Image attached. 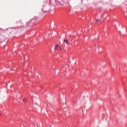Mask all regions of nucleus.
Instances as JSON below:
<instances>
[{
  "instance_id": "nucleus-3",
  "label": "nucleus",
  "mask_w": 127,
  "mask_h": 127,
  "mask_svg": "<svg viewBox=\"0 0 127 127\" xmlns=\"http://www.w3.org/2000/svg\"><path fill=\"white\" fill-rule=\"evenodd\" d=\"M23 101L24 103H25V102H26V101H27V100H26V98H24Z\"/></svg>"
},
{
  "instance_id": "nucleus-4",
  "label": "nucleus",
  "mask_w": 127,
  "mask_h": 127,
  "mask_svg": "<svg viewBox=\"0 0 127 127\" xmlns=\"http://www.w3.org/2000/svg\"><path fill=\"white\" fill-rule=\"evenodd\" d=\"M96 21H99V19H96Z\"/></svg>"
},
{
  "instance_id": "nucleus-2",
  "label": "nucleus",
  "mask_w": 127,
  "mask_h": 127,
  "mask_svg": "<svg viewBox=\"0 0 127 127\" xmlns=\"http://www.w3.org/2000/svg\"><path fill=\"white\" fill-rule=\"evenodd\" d=\"M64 44H67V45H69V42H68V39H65L64 40Z\"/></svg>"
},
{
  "instance_id": "nucleus-1",
  "label": "nucleus",
  "mask_w": 127,
  "mask_h": 127,
  "mask_svg": "<svg viewBox=\"0 0 127 127\" xmlns=\"http://www.w3.org/2000/svg\"><path fill=\"white\" fill-rule=\"evenodd\" d=\"M55 49H56L57 50H61V47L59 46L58 45H56Z\"/></svg>"
}]
</instances>
